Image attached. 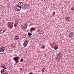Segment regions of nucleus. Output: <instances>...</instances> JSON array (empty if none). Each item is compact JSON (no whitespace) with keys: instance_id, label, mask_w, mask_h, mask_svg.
I'll return each mask as SVG.
<instances>
[{"instance_id":"21","label":"nucleus","mask_w":74,"mask_h":74,"mask_svg":"<svg viewBox=\"0 0 74 74\" xmlns=\"http://www.w3.org/2000/svg\"><path fill=\"white\" fill-rule=\"evenodd\" d=\"M21 7H19V6H18L17 7H16V6H15V7L16 8H20V10H21Z\"/></svg>"},{"instance_id":"9","label":"nucleus","mask_w":74,"mask_h":74,"mask_svg":"<svg viewBox=\"0 0 74 74\" xmlns=\"http://www.w3.org/2000/svg\"><path fill=\"white\" fill-rule=\"evenodd\" d=\"M18 23L19 22L17 21H16V22H15L14 24V26L15 27H16Z\"/></svg>"},{"instance_id":"3","label":"nucleus","mask_w":74,"mask_h":74,"mask_svg":"<svg viewBox=\"0 0 74 74\" xmlns=\"http://www.w3.org/2000/svg\"><path fill=\"white\" fill-rule=\"evenodd\" d=\"M23 5V3L22 2H20L18 3L17 5H16L15 7H22Z\"/></svg>"},{"instance_id":"11","label":"nucleus","mask_w":74,"mask_h":74,"mask_svg":"<svg viewBox=\"0 0 74 74\" xmlns=\"http://www.w3.org/2000/svg\"><path fill=\"white\" fill-rule=\"evenodd\" d=\"M65 19L66 21H70V17H66Z\"/></svg>"},{"instance_id":"12","label":"nucleus","mask_w":74,"mask_h":74,"mask_svg":"<svg viewBox=\"0 0 74 74\" xmlns=\"http://www.w3.org/2000/svg\"><path fill=\"white\" fill-rule=\"evenodd\" d=\"M29 4L27 3L25 4V7H26V8H28V7H29Z\"/></svg>"},{"instance_id":"34","label":"nucleus","mask_w":74,"mask_h":74,"mask_svg":"<svg viewBox=\"0 0 74 74\" xmlns=\"http://www.w3.org/2000/svg\"><path fill=\"white\" fill-rule=\"evenodd\" d=\"M3 29H1L0 30V32H1V31H2Z\"/></svg>"},{"instance_id":"13","label":"nucleus","mask_w":74,"mask_h":74,"mask_svg":"<svg viewBox=\"0 0 74 74\" xmlns=\"http://www.w3.org/2000/svg\"><path fill=\"white\" fill-rule=\"evenodd\" d=\"M54 49H55V50H56V49H58V47L55 46L53 47Z\"/></svg>"},{"instance_id":"26","label":"nucleus","mask_w":74,"mask_h":74,"mask_svg":"<svg viewBox=\"0 0 74 74\" xmlns=\"http://www.w3.org/2000/svg\"><path fill=\"white\" fill-rule=\"evenodd\" d=\"M52 44H53V45H55L56 44V43H55V42H53V43Z\"/></svg>"},{"instance_id":"30","label":"nucleus","mask_w":74,"mask_h":74,"mask_svg":"<svg viewBox=\"0 0 74 74\" xmlns=\"http://www.w3.org/2000/svg\"><path fill=\"white\" fill-rule=\"evenodd\" d=\"M21 10V9H17V11H19Z\"/></svg>"},{"instance_id":"24","label":"nucleus","mask_w":74,"mask_h":74,"mask_svg":"<svg viewBox=\"0 0 74 74\" xmlns=\"http://www.w3.org/2000/svg\"><path fill=\"white\" fill-rule=\"evenodd\" d=\"M41 48H42V49H44V48H44V46H43V45H42Z\"/></svg>"},{"instance_id":"28","label":"nucleus","mask_w":74,"mask_h":74,"mask_svg":"<svg viewBox=\"0 0 74 74\" xmlns=\"http://www.w3.org/2000/svg\"><path fill=\"white\" fill-rule=\"evenodd\" d=\"M5 32V30H4L2 32L1 34H2V33H4V32Z\"/></svg>"},{"instance_id":"35","label":"nucleus","mask_w":74,"mask_h":74,"mask_svg":"<svg viewBox=\"0 0 74 74\" xmlns=\"http://www.w3.org/2000/svg\"><path fill=\"white\" fill-rule=\"evenodd\" d=\"M16 47V46H15V45H14V46H13V47Z\"/></svg>"},{"instance_id":"6","label":"nucleus","mask_w":74,"mask_h":74,"mask_svg":"<svg viewBox=\"0 0 74 74\" xmlns=\"http://www.w3.org/2000/svg\"><path fill=\"white\" fill-rule=\"evenodd\" d=\"M27 42V41H25L23 43V46H24L25 47H27V44H28Z\"/></svg>"},{"instance_id":"4","label":"nucleus","mask_w":74,"mask_h":74,"mask_svg":"<svg viewBox=\"0 0 74 74\" xmlns=\"http://www.w3.org/2000/svg\"><path fill=\"white\" fill-rule=\"evenodd\" d=\"M4 47L3 46L0 47V52H3L4 51Z\"/></svg>"},{"instance_id":"29","label":"nucleus","mask_w":74,"mask_h":74,"mask_svg":"<svg viewBox=\"0 0 74 74\" xmlns=\"http://www.w3.org/2000/svg\"><path fill=\"white\" fill-rule=\"evenodd\" d=\"M15 10V11H17V10H18V9L17 8H15L14 9Z\"/></svg>"},{"instance_id":"2","label":"nucleus","mask_w":74,"mask_h":74,"mask_svg":"<svg viewBox=\"0 0 74 74\" xmlns=\"http://www.w3.org/2000/svg\"><path fill=\"white\" fill-rule=\"evenodd\" d=\"M20 59V57L19 56H16L14 57V58H13V59L15 61V62L16 63H19V59Z\"/></svg>"},{"instance_id":"23","label":"nucleus","mask_w":74,"mask_h":74,"mask_svg":"<svg viewBox=\"0 0 74 74\" xmlns=\"http://www.w3.org/2000/svg\"><path fill=\"white\" fill-rule=\"evenodd\" d=\"M8 74V72L7 71H6L4 73H3V74Z\"/></svg>"},{"instance_id":"18","label":"nucleus","mask_w":74,"mask_h":74,"mask_svg":"<svg viewBox=\"0 0 74 74\" xmlns=\"http://www.w3.org/2000/svg\"><path fill=\"white\" fill-rule=\"evenodd\" d=\"M5 66V65H4V64H2L1 65V67H2L3 69H4V67Z\"/></svg>"},{"instance_id":"33","label":"nucleus","mask_w":74,"mask_h":74,"mask_svg":"<svg viewBox=\"0 0 74 74\" xmlns=\"http://www.w3.org/2000/svg\"><path fill=\"white\" fill-rule=\"evenodd\" d=\"M30 32H33V30L32 29H31L30 30Z\"/></svg>"},{"instance_id":"17","label":"nucleus","mask_w":74,"mask_h":74,"mask_svg":"<svg viewBox=\"0 0 74 74\" xmlns=\"http://www.w3.org/2000/svg\"><path fill=\"white\" fill-rule=\"evenodd\" d=\"M45 70V68H44V67L42 69V72H44V71Z\"/></svg>"},{"instance_id":"5","label":"nucleus","mask_w":74,"mask_h":74,"mask_svg":"<svg viewBox=\"0 0 74 74\" xmlns=\"http://www.w3.org/2000/svg\"><path fill=\"white\" fill-rule=\"evenodd\" d=\"M27 27V25H26L25 27V26L23 25H21V28L22 30H24V29H26Z\"/></svg>"},{"instance_id":"8","label":"nucleus","mask_w":74,"mask_h":74,"mask_svg":"<svg viewBox=\"0 0 74 74\" xmlns=\"http://www.w3.org/2000/svg\"><path fill=\"white\" fill-rule=\"evenodd\" d=\"M19 38V36L18 35L16 36L14 38V40H18Z\"/></svg>"},{"instance_id":"7","label":"nucleus","mask_w":74,"mask_h":74,"mask_svg":"<svg viewBox=\"0 0 74 74\" xmlns=\"http://www.w3.org/2000/svg\"><path fill=\"white\" fill-rule=\"evenodd\" d=\"M68 36L69 38H70L71 37H73V33L71 32L68 35Z\"/></svg>"},{"instance_id":"27","label":"nucleus","mask_w":74,"mask_h":74,"mask_svg":"<svg viewBox=\"0 0 74 74\" xmlns=\"http://www.w3.org/2000/svg\"><path fill=\"white\" fill-rule=\"evenodd\" d=\"M4 69H7V67H5V66L4 67Z\"/></svg>"},{"instance_id":"1","label":"nucleus","mask_w":74,"mask_h":74,"mask_svg":"<svg viewBox=\"0 0 74 74\" xmlns=\"http://www.w3.org/2000/svg\"><path fill=\"white\" fill-rule=\"evenodd\" d=\"M8 27L9 29H11L13 27V23L12 22H9L8 23Z\"/></svg>"},{"instance_id":"38","label":"nucleus","mask_w":74,"mask_h":74,"mask_svg":"<svg viewBox=\"0 0 74 74\" xmlns=\"http://www.w3.org/2000/svg\"><path fill=\"white\" fill-rule=\"evenodd\" d=\"M28 41H29V40H28Z\"/></svg>"},{"instance_id":"25","label":"nucleus","mask_w":74,"mask_h":74,"mask_svg":"<svg viewBox=\"0 0 74 74\" xmlns=\"http://www.w3.org/2000/svg\"><path fill=\"white\" fill-rule=\"evenodd\" d=\"M57 59H58V60H60L62 59V58H57Z\"/></svg>"},{"instance_id":"31","label":"nucleus","mask_w":74,"mask_h":74,"mask_svg":"<svg viewBox=\"0 0 74 74\" xmlns=\"http://www.w3.org/2000/svg\"><path fill=\"white\" fill-rule=\"evenodd\" d=\"M40 29H39L38 30V32H40Z\"/></svg>"},{"instance_id":"14","label":"nucleus","mask_w":74,"mask_h":74,"mask_svg":"<svg viewBox=\"0 0 74 74\" xmlns=\"http://www.w3.org/2000/svg\"><path fill=\"white\" fill-rule=\"evenodd\" d=\"M28 35L29 36H30L32 35V34L30 32H28Z\"/></svg>"},{"instance_id":"19","label":"nucleus","mask_w":74,"mask_h":74,"mask_svg":"<svg viewBox=\"0 0 74 74\" xmlns=\"http://www.w3.org/2000/svg\"><path fill=\"white\" fill-rule=\"evenodd\" d=\"M30 29H32V30H36L33 27H32L31 28H30Z\"/></svg>"},{"instance_id":"10","label":"nucleus","mask_w":74,"mask_h":74,"mask_svg":"<svg viewBox=\"0 0 74 74\" xmlns=\"http://www.w3.org/2000/svg\"><path fill=\"white\" fill-rule=\"evenodd\" d=\"M22 9H23V10H25V9H26L27 8L26 6H25V5H24L22 7Z\"/></svg>"},{"instance_id":"15","label":"nucleus","mask_w":74,"mask_h":74,"mask_svg":"<svg viewBox=\"0 0 74 74\" xmlns=\"http://www.w3.org/2000/svg\"><path fill=\"white\" fill-rule=\"evenodd\" d=\"M73 7L71 8V10L73 11V10H74V6H73Z\"/></svg>"},{"instance_id":"16","label":"nucleus","mask_w":74,"mask_h":74,"mask_svg":"<svg viewBox=\"0 0 74 74\" xmlns=\"http://www.w3.org/2000/svg\"><path fill=\"white\" fill-rule=\"evenodd\" d=\"M4 72V69H2L1 71V73H3Z\"/></svg>"},{"instance_id":"37","label":"nucleus","mask_w":74,"mask_h":74,"mask_svg":"<svg viewBox=\"0 0 74 74\" xmlns=\"http://www.w3.org/2000/svg\"><path fill=\"white\" fill-rule=\"evenodd\" d=\"M39 34H41V33H39Z\"/></svg>"},{"instance_id":"32","label":"nucleus","mask_w":74,"mask_h":74,"mask_svg":"<svg viewBox=\"0 0 74 74\" xmlns=\"http://www.w3.org/2000/svg\"><path fill=\"white\" fill-rule=\"evenodd\" d=\"M55 14H56V13H55V12H53V15H55Z\"/></svg>"},{"instance_id":"22","label":"nucleus","mask_w":74,"mask_h":74,"mask_svg":"<svg viewBox=\"0 0 74 74\" xmlns=\"http://www.w3.org/2000/svg\"><path fill=\"white\" fill-rule=\"evenodd\" d=\"M61 58V56H58L56 58L57 59V58Z\"/></svg>"},{"instance_id":"20","label":"nucleus","mask_w":74,"mask_h":74,"mask_svg":"<svg viewBox=\"0 0 74 74\" xmlns=\"http://www.w3.org/2000/svg\"><path fill=\"white\" fill-rule=\"evenodd\" d=\"M20 62H23V58H21L20 59Z\"/></svg>"},{"instance_id":"36","label":"nucleus","mask_w":74,"mask_h":74,"mask_svg":"<svg viewBox=\"0 0 74 74\" xmlns=\"http://www.w3.org/2000/svg\"><path fill=\"white\" fill-rule=\"evenodd\" d=\"M27 39L26 41H27Z\"/></svg>"}]
</instances>
